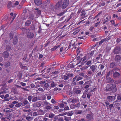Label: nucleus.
<instances>
[{"label":"nucleus","instance_id":"obj_1","mask_svg":"<svg viewBox=\"0 0 121 121\" xmlns=\"http://www.w3.org/2000/svg\"><path fill=\"white\" fill-rule=\"evenodd\" d=\"M105 88V90L111 91L113 92H115L117 90L116 86L111 84H108L106 87Z\"/></svg>","mask_w":121,"mask_h":121},{"label":"nucleus","instance_id":"obj_2","mask_svg":"<svg viewBox=\"0 0 121 121\" xmlns=\"http://www.w3.org/2000/svg\"><path fill=\"white\" fill-rule=\"evenodd\" d=\"M120 47L119 46H117L114 48L113 52L115 54H118L120 52Z\"/></svg>","mask_w":121,"mask_h":121},{"label":"nucleus","instance_id":"obj_3","mask_svg":"<svg viewBox=\"0 0 121 121\" xmlns=\"http://www.w3.org/2000/svg\"><path fill=\"white\" fill-rule=\"evenodd\" d=\"M42 104V102L41 101L34 103L33 105V107L35 108H39L41 106Z\"/></svg>","mask_w":121,"mask_h":121},{"label":"nucleus","instance_id":"obj_4","mask_svg":"<svg viewBox=\"0 0 121 121\" xmlns=\"http://www.w3.org/2000/svg\"><path fill=\"white\" fill-rule=\"evenodd\" d=\"M69 4V1L68 0H65L62 4V9H65L66 8Z\"/></svg>","mask_w":121,"mask_h":121},{"label":"nucleus","instance_id":"obj_5","mask_svg":"<svg viewBox=\"0 0 121 121\" xmlns=\"http://www.w3.org/2000/svg\"><path fill=\"white\" fill-rule=\"evenodd\" d=\"M45 82H46L45 81H41L40 82L38 81L37 82H35V84H36L35 88H37L39 87L40 86V85H39V84H41V85H43V84H44Z\"/></svg>","mask_w":121,"mask_h":121},{"label":"nucleus","instance_id":"obj_6","mask_svg":"<svg viewBox=\"0 0 121 121\" xmlns=\"http://www.w3.org/2000/svg\"><path fill=\"white\" fill-rule=\"evenodd\" d=\"M120 76V74L118 72L115 71L113 73V77L114 78H119Z\"/></svg>","mask_w":121,"mask_h":121},{"label":"nucleus","instance_id":"obj_7","mask_svg":"<svg viewBox=\"0 0 121 121\" xmlns=\"http://www.w3.org/2000/svg\"><path fill=\"white\" fill-rule=\"evenodd\" d=\"M73 91L74 94H79L81 92V90H80L78 88H74L73 89Z\"/></svg>","mask_w":121,"mask_h":121},{"label":"nucleus","instance_id":"obj_8","mask_svg":"<svg viewBox=\"0 0 121 121\" xmlns=\"http://www.w3.org/2000/svg\"><path fill=\"white\" fill-rule=\"evenodd\" d=\"M12 103L13 104H16L15 105V106L17 108H18L21 106L22 105V103L21 102L18 103V101H15L13 102Z\"/></svg>","mask_w":121,"mask_h":121},{"label":"nucleus","instance_id":"obj_9","mask_svg":"<svg viewBox=\"0 0 121 121\" xmlns=\"http://www.w3.org/2000/svg\"><path fill=\"white\" fill-rule=\"evenodd\" d=\"M44 84V86L43 87L45 89H46L47 90H49L51 89L49 85L48 84V83H45Z\"/></svg>","mask_w":121,"mask_h":121},{"label":"nucleus","instance_id":"obj_10","mask_svg":"<svg viewBox=\"0 0 121 121\" xmlns=\"http://www.w3.org/2000/svg\"><path fill=\"white\" fill-rule=\"evenodd\" d=\"M111 18V15H108L106 18V19H104V22L103 24H105L106 23L108 22V21H110V19Z\"/></svg>","mask_w":121,"mask_h":121},{"label":"nucleus","instance_id":"obj_11","mask_svg":"<svg viewBox=\"0 0 121 121\" xmlns=\"http://www.w3.org/2000/svg\"><path fill=\"white\" fill-rule=\"evenodd\" d=\"M97 67V65H92L90 66V69L93 72H94L95 71H96V68Z\"/></svg>","mask_w":121,"mask_h":121},{"label":"nucleus","instance_id":"obj_12","mask_svg":"<svg viewBox=\"0 0 121 121\" xmlns=\"http://www.w3.org/2000/svg\"><path fill=\"white\" fill-rule=\"evenodd\" d=\"M35 10H36L35 11V13L37 15V16H39L41 14V11L39 10V9L36 8L35 9Z\"/></svg>","mask_w":121,"mask_h":121},{"label":"nucleus","instance_id":"obj_13","mask_svg":"<svg viewBox=\"0 0 121 121\" xmlns=\"http://www.w3.org/2000/svg\"><path fill=\"white\" fill-rule=\"evenodd\" d=\"M93 114H88L87 115L86 117L87 119L91 121V119L93 118Z\"/></svg>","mask_w":121,"mask_h":121},{"label":"nucleus","instance_id":"obj_14","mask_svg":"<svg viewBox=\"0 0 121 121\" xmlns=\"http://www.w3.org/2000/svg\"><path fill=\"white\" fill-rule=\"evenodd\" d=\"M114 59L116 62H119L121 60V57L119 55H117L116 56Z\"/></svg>","mask_w":121,"mask_h":121},{"label":"nucleus","instance_id":"obj_15","mask_svg":"<svg viewBox=\"0 0 121 121\" xmlns=\"http://www.w3.org/2000/svg\"><path fill=\"white\" fill-rule=\"evenodd\" d=\"M62 3L61 2H58L57 3L55 6V8L56 9H58L61 6Z\"/></svg>","mask_w":121,"mask_h":121},{"label":"nucleus","instance_id":"obj_16","mask_svg":"<svg viewBox=\"0 0 121 121\" xmlns=\"http://www.w3.org/2000/svg\"><path fill=\"white\" fill-rule=\"evenodd\" d=\"M35 4L37 5H39L42 3L41 0H34Z\"/></svg>","mask_w":121,"mask_h":121},{"label":"nucleus","instance_id":"obj_17","mask_svg":"<svg viewBox=\"0 0 121 121\" xmlns=\"http://www.w3.org/2000/svg\"><path fill=\"white\" fill-rule=\"evenodd\" d=\"M52 70V68L50 67L48 68H45L43 69L42 70L43 72H46L47 73H49L50 70Z\"/></svg>","mask_w":121,"mask_h":121},{"label":"nucleus","instance_id":"obj_18","mask_svg":"<svg viewBox=\"0 0 121 121\" xmlns=\"http://www.w3.org/2000/svg\"><path fill=\"white\" fill-rule=\"evenodd\" d=\"M3 57L5 58H8L9 56V54L7 51H4L3 54Z\"/></svg>","mask_w":121,"mask_h":121},{"label":"nucleus","instance_id":"obj_19","mask_svg":"<svg viewBox=\"0 0 121 121\" xmlns=\"http://www.w3.org/2000/svg\"><path fill=\"white\" fill-rule=\"evenodd\" d=\"M62 78L64 80H68L69 79V78L68 75V73H66L65 75H62Z\"/></svg>","mask_w":121,"mask_h":121},{"label":"nucleus","instance_id":"obj_20","mask_svg":"<svg viewBox=\"0 0 121 121\" xmlns=\"http://www.w3.org/2000/svg\"><path fill=\"white\" fill-rule=\"evenodd\" d=\"M21 102L22 104V106H24L27 104L28 103V101L25 99H24L23 100H22L21 101Z\"/></svg>","mask_w":121,"mask_h":121},{"label":"nucleus","instance_id":"obj_21","mask_svg":"<svg viewBox=\"0 0 121 121\" xmlns=\"http://www.w3.org/2000/svg\"><path fill=\"white\" fill-rule=\"evenodd\" d=\"M1 89L2 90H3V91H2L0 92V94L5 93L7 92V91L8 90L7 89L5 88L4 87H2Z\"/></svg>","mask_w":121,"mask_h":121},{"label":"nucleus","instance_id":"obj_22","mask_svg":"<svg viewBox=\"0 0 121 121\" xmlns=\"http://www.w3.org/2000/svg\"><path fill=\"white\" fill-rule=\"evenodd\" d=\"M34 36V34L31 32L28 33L27 35V37L28 38L30 39L32 38Z\"/></svg>","mask_w":121,"mask_h":121},{"label":"nucleus","instance_id":"obj_23","mask_svg":"<svg viewBox=\"0 0 121 121\" xmlns=\"http://www.w3.org/2000/svg\"><path fill=\"white\" fill-rule=\"evenodd\" d=\"M18 42V40L17 39V36L15 35L13 39V44L14 45L16 44Z\"/></svg>","mask_w":121,"mask_h":121},{"label":"nucleus","instance_id":"obj_24","mask_svg":"<svg viewBox=\"0 0 121 121\" xmlns=\"http://www.w3.org/2000/svg\"><path fill=\"white\" fill-rule=\"evenodd\" d=\"M6 116L11 119L12 116V113L10 112H7L6 113Z\"/></svg>","mask_w":121,"mask_h":121},{"label":"nucleus","instance_id":"obj_25","mask_svg":"<svg viewBox=\"0 0 121 121\" xmlns=\"http://www.w3.org/2000/svg\"><path fill=\"white\" fill-rule=\"evenodd\" d=\"M77 43V42L73 41V42L72 46L73 47L72 48L73 49L74 48V49H75L77 48V46H78Z\"/></svg>","mask_w":121,"mask_h":121},{"label":"nucleus","instance_id":"obj_26","mask_svg":"<svg viewBox=\"0 0 121 121\" xmlns=\"http://www.w3.org/2000/svg\"><path fill=\"white\" fill-rule=\"evenodd\" d=\"M31 22L30 20H27L25 23L26 26H28L31 23Z\"/></svg>","mask_w":121,"mask_h":121},{"label":"nucleus","instance_id":"obj_27","mask_svg":"<svg viewBox=\"0 0 121 121\" xmlns=\"http://www.w3.org/2000/svg\"><path fill=\"white\" fill-rule=\"evenodd\" d=\"M73 62V63H72L71 62L69 63V65H70L71 68H74V65H75L78 64L77 63L75 65V62Z\"/></svg>","mask_w":121,"mask_h":121},{"label":"nucleus","instance_id":"obj_28","mask_svg":"<svg viewBox=\"0 0 121 121\" xmlns=\"http://www.w3.org/2000/svg\"><path fill=\"white\" fill-rule=\"evenodd\" d=\"M92 81L91 80L88 81H87L85 82L83 84V85H90V86H91V84L92 83Z\"/></svg>","mask_w":121,"mask_h":121},{"label":"nucleus","instance_id":"obj_29","mask_svg":"<svg viewBox=\"0 0 121 121\" xmlns=\"http://www.w3.org/2000/svg\"><path fill=\"white\" fill-rule=\"evenodd\" d=\"M60 46V45L54 46L53 48L51 49V50L52 51H54L56 50Z\"/></svg>","mask_w":121,"mask_h":121},{"label":"nucleus","instance_id":"obj_30","mask_svg":"<svg viewBox=\"0 0 121 121\" xmlns=\"http://www.w3.org/2000/svg\"><path fill=\"white\" fill-rule=\"evenodd\" d=\"M2 120L3 121H10V119L9 118L7 117L5 118H2Z\"/></svg>","mask_w":121,"mask_h":121},{"label":"nucleus","instance_id":"obj_31","mask_svg":"<svg viewBox=\"0 0 121 121\" xmlns=\"http://www.w3.org/2000/svg\"><path fill=\"white\" fill-rule=\"evenodd\" d=\"M115 63L114 62H112L110 63L109 66V67L110 68H112L114 67L115 66Z\"/></svg>","mask_w":121,"mask_h":121},{"label":"nucleus","instance_id":"obj_32","mask_svg":"<svg viewBox=\"0 0 121 121\" xmlns=\"http://www.w3.org/2000/svg\"><path fill=\"white\" fill-rule=\"evenodd\" d=\"M113 70H110L109 71V72L108 73L106 76V78H107V77H108L109 76L110 74H112V72L113 71Z\"/></svg>","mask_w":121,"mask_h":121},{"label":"nucleus","instance_id":"obj_33","mask_svg":"<svg viewBox=\"0 0 121 121\" xmlns=\"http://www.w3.org/2000/svg\"><path fill=\"white\" fill-rule=\"evenodd\" d=\"M56 84H55L54 82L52 81V82L51 83L50 85V86L52 87L53 88L55 87H56Z\"/></svg>","mask_w":121,"mask_h":121},{"label":"nucleus","instance_id":"obj_34","mask_svg":"<svg viewBox=\"0 0 121 121\" xmlns=\"http://www.w3.org/2000/svg\"><path fill=\"white\" fill-rule=\"evenodd\" d=\"M87 74L89 76L91 77V76H93V75L92 73V71H89L87 72Z\"/></svg>","mask_w":121,"mask_h":121},{"label":"nucleus","instance_id":"obj_35","mask_svg":"<svg viewBox=\"0 0 121 121\" xmlns=\"http://www.w3.org/2000/svg\"><path fill=\"white\" fill-rule=\"evenodd\" d=\"M9 36L10 39H12L13 37V32H10L9 34Z\"/></svg>","mask_w":121,"mask_h":121},{"label":"nucleus","instance_id":"obj_36","mask_svg":"<svg viewBox=\"0 0 121 121\" xmlns=\"http://www.w3.org/2000/svg\"><path fill=\"white\" fill-rule=\"evenodd\" d=\"M111 39V37L110 36H109L108 37H106L105 38L103 39V40L104 42H108L109 41V40Z\"/></svg>","mask_w":121,"mask_h":121},{"label":"nucleus","instance_id":"obj_37","mask_svg":"<svg viewBox=\"0 0 121 121\" xmlns=\"http://www.w3.org/2000/svg\"><path fill=\"white\" fill-rule=\"evenodd\" d=\"M11 49V48L9 45H8L6 46V50L7 51H9Z\"/></svg>","mask_w":121,"mask_h":121},{"label":"nucleus","instance_id":"obj_38","mask_svg":"<svg viewBox=\"0 0 121 121\" xmlns=\"http://www.w3.org/2000/svg\"><path fill=\"white\" fill-rule=\"evenodd\" d=\"M4 110L6 112H11L13 111L12 109L9 108H6L4 109Z\"/></svg>","mask_w":121,"mask_h":121},{"label":"nucleus","instance_id":"obj_39","mask_svg":"<svg viewBox=\"0 0 121 121\" xmlns=\"http://www.w3.org/2000/svg\"><path fill=\"white\" fill-rule=\"evenodd\" d=\"M29 18L31 20H33L34 19V17L33 14H31L29 16Z\"/></svg>","mask_w":121,"mask_h":121},{"label":"nucleus","instance_id":"obj_40","mask_svg":"<svg viewBox=\"0 0 121 121\" xmlns=\"http://www.w3.org/2000/svg\"><path fill=\"white\" fill-rule=\"evenodd\" d=\"M20 66L21 68L22 69L26 70L28 69V68L26 66H23L22 65H20Z\"/></svg>","mask_w":121,"mask_h":121},{"label":"nucleus","instance_id":"obj_41","mask_svg":"<svg viewBox=\"0 0 121 121\" xmlns=\"http://www.w3.org/2000/svg\"><path fill=\"white\" fill-rule=\"evenodd\" d=\"M102 56V54H99L98 55V57H97L96 58V59L97 60H99L101 58Z\"/></svg>","mask_w":121,"mask_h":121},{"label":"nucleus","instance_id":"obj_42","mask_svg":"<svg viewBox=\"0 0 121 121\" xmlns=\"http://www.w3.org/2000/svg\"><path fill=\"white\" fill-rule=\"evenodd\" d=\"M59 73V72L57 70H56L55 72H52V74L53 75H57Z\"/></svg>","mask_w":121,"mask_h":121},{"label":"nucleus","instance_id":"obj_43","mask_svg":"<svg viewBox=\"0 0 121 121\" xmlns=\"http://www.w3.org/2000/svg\"><path fill=\"white\" fill-rule=\"evenodd\" d=\"M81 15L82 16L84 17V16L86 14V13L85 12L83 11V10L81 12Z\"/></svg>","mask_w":121,"mask_h":121},{"label":"nucleus","instance_id":"obj_44","mask_svg":"<svg viewBox=\"0 0 121 121\" xmlns=\"http://www.w3.org/2000/svg\"><path fill=\"white\" fill-rule=\"evenodd\" d=\"M58 106L60 108H63L64 106V104L62 103H59L58 104Z\"/></svg>","mask_w":121,"mask_h":121},{"label":"nucleus","instance_id":"obj_45","mask_svg":"<svg viewBox=\"0 0 121 121\" xmlns=\"http://www.w3.org/2000/svg\"><path fill=\"white\" fill-rule=\"evenodd\" d=\"M49 105L45 107V108L47 110L50 109L52 108V107Z\"/></svg>","mask_w":121,"mask_h":121},{"label":"nucleus","instance_id":"obj_46","mask_svg":"<svg viewBox=\"0 0 121 121\" xmlns=\"http://www.w3.org/2000/svg\"><path fill=\"white\" fill-rule=\"evenodd\" d=\"M121 83V80H118L116 81L114 83L115 84H119Z\"/></svg>","mask_w":121,"mask_h":121},{"label":"nucleus","instance_id":"obj_47","mask_svg":"<svg viewBox=\"0 0 121 121\" xmlns=\"http://www.w3.org/2000/svg\"><path fill=\"white\" fill-rule=\"evenodd\" d=\"M10 63L9 62H7L5 65V66L6 67H8L10 66Z\"/></svg>","mask_w":121,"mask_h":121},{"label":"nucleus","instance_id":"obj_48","mask_svg":"<svg viewBox=\"0 0 121 121\" xmlns=\"http://www.w3.org/2000/svg\"><path fill=\"white\" fill-rule=\"evenodd\" d=\"M80 30V29H78L77 30H75V31H74V32H73V35H75L77 33H78Z\"/></svg>","mask_w":121,"mask_h":121},{"label":"nucleus","instance_id":"obj_49","mask_svg":"<svg viewBox=\"0 0 121 121\" xmlns=\"http://www.w3.org/2000/svg\"><path fill=\"white\" fill-rule=\"evenodd\" d=\"M70 106V108L72 109H74L75 107V106L74 105L72 104H71Z\"/></svg>","mask_w":121,"mask_h":121},{"label":"nucleus","instance_id":"obj_50","mask_svg":"<svg viewBox=\"0 0 121 121\" xmlns=\"http://www.w3.org/2000/svg\"><path fill=\"white\" fill-rule=\"evenodd\" d=\"M55 115L54 114H53L52 113H51L49 114V117L50 118H52Z\"/></svg>","mask_w":121,"mask_h":121},{"label":"nucleus","instance_id":"obj_51","mask_svg":"<svg viewBox=\"0 0 121 121\" xmlns=\"http://www.w3.org/2000/svg\"><path fill=\"white\" fill-rule=\"evenodd\" d=\"M65 68L68 69H69L71 68L70 66L69 65V64L67 65H66L65 66Z\"/></svg>","mask_w":121,"mask_h":121},{"label":"nucleus","instance_id":"obj_52","mask_svg":"<svg viewBox=\"0 0 121 121\" xmlns=\"http://www.w3.org/2000/svg\"><path fill=\"white\" fill-rule=\"evenodd\" d=\"M102 13L101 12H99L96 15V16H95L94 17V19H95L97 17H98L100 14L101 13Z\"/></svg>","mask_w":121,"mask_h":121},{"label":"nucleus","instance_id":"obj_53","mask_svg":"<svg viewBox=\"0 0 121 121\" xmlns=\"http://www.w3.org/2000/svg\"><path fill=\"white\" fill-rule=\"evenodd\" d=\"M100 65V70H102V69H104V65H99V66Z\"/></svg>","mask_w":121,"mask_h":121},{"label":"nucleus","instance_id":"obj_54","mask_svg":"<svg viewBox=\"0 0 121 121\" xmlns=\"http://www.w3.org/2000/svg\"><path fill=\"white\" fill-rule=\"evenodd\" d=\"M11 5V2L9 3L7 5V8L9 9L10 8Z\"/></svg>","mask_w":121,"mask_h":121},{"label":"nucleus","instance_id":"obj_55","mask_svg":"<svg viewBox=\"0 0 121 121\" xmlns=\"http://www.w3.org/2000/svg\"><path fill=\"white\" fill-rule=\"evenodd\" d=\"M37 90H36V91H40L43 92V88L41 87H39L37 89Z\"/></svg>","mask_w":121,"mask_h":121},{"label":"nucleus","instance_id":"obj_56","mask_svg":"<svg viewBox=\"0 0 121 121\" xmlns=\"http://www.w3.org/2000/svg\"><path fill=\"white\" fill-rule=\"evenodd\" d=\"M91 95V92H89L87 94V96L88 98H90V97Z\"/></svg>","mask_w":121,"mask_h":121},{"label":"nucleus","instance_id":"obj_57","mask_svg":"<svg viewBox=\"0 0 121 121\" xmlns=\"http://www.w3.org/2000/svg\"><path fill=\"white\" fill-rule=\"evenodd\" d=\"M73 74L72 73H68V77H72L73 76Z\"/></svg>","mask_w":121,"mask_h":121},{"label":"nucleus","instance_id":"obj_58","mask_svg":"<svg viewBox=\"0 0 121 121\" xmlns=\"http://www.w3.org/2000/svg\"><path fill=\"white\" fill-rule=\"evenodd\" d=\"M111 78L110 77L108 78L107 79V82L108 83H109V82H110Z\"/></svg>","mask_w":121,"mask_h":121},{"label":"nucleus","instance_id":"obj_59","mask_svg":"<svg viewBox=\"0 0 121 121\" xmlns=\"http://www.w3.org/2000/svg\"><path fill=\"white\" fill-rule=\"evenodd\" d=\"M100 21L98 22H97V23H96L95 25V27H97L98 26L99 24L100 23Z\"/></svg>","mask_w":121,"mask_h":121},{"label":"nucleus","instance_id":"obj_60","mask_svg":"<svg viewBox=\"0 0 121 121\" xmlns=\"http://www.w3.org/2000/svg\"><path fill=\"white\" fill-rule=\"evenodd\" d=\"M120 105V104L119 103H117L116 104H114V106L116 108H117L118 107H119V106Z\"/></svg>","mask_w":121,"mask_h":121},{"label":"nucleus","instance_id":"obj_61","mask_svg":"<svg viewBox=\"0 0 121 121\" xmlns=\"http://www.w3.org/2000/svg\"><path fill=\"white\" fill-rule=\"evenodd\" d=\"M31 118V117H26V119L28 120L27 121H30V119Z\"/></svg>","mask_w":121,"mask_h":121},{"label":"nucleus","instance_id":"obj_62","mask_svg":"<svg viewBox=\"0 0 121 121\" xmlns=\"http://www.w3.org/2000/svg\"><path fill=\"white\" fill-rule=\"evenodd\" d=\"M91 62L92 61L91 60H89L86 62V64L87 65H89L91 63Z\"/></svg>","mask_w":121,"mask_h":121},{"label":"nucleus","instance_id":"obj_63","mask_svg":"<svg viewBox=\"0 0 121 121\" xmlns=\"http://www.w3.org/2000/svg\"><path fill=\"white\" fill-rule=\"evenodd\" d=\"M121 41V39L120 38H118L117 39L116 42L117 43H119Z\"/></svg>","mask_w":121,"mask_h":121},{"label":"nucleus","instance_id":"obj_64","mask_svg":"<svg viewBox=\"0 0 121 121\" xmlns=\"http://www.w3.org/2000/svg\"><path fill=\"white\" fill-rule=\"evenodd\" d=\"M95 51H91L90 53V54L91 56H92L94 55V52Z\"/></svg>","mask_w":121,"mask_h":121}]
</instances>
